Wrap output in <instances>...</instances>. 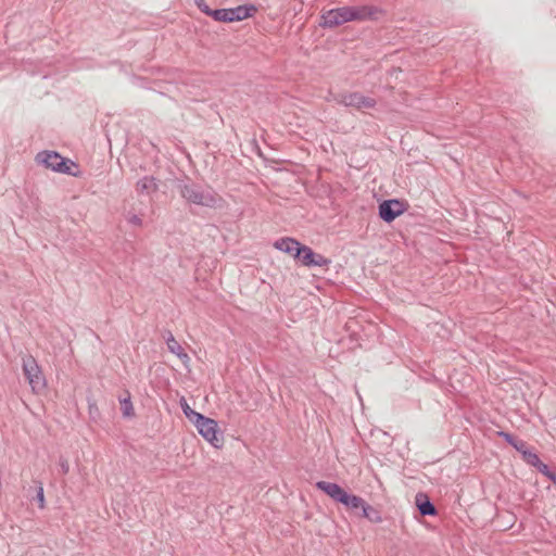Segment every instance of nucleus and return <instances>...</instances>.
Returning a JSON list of instances; mask_svg holds the SVG:
<instances>
[{
	"label": "nucleus",
	"mask_w": 556,
	"mask_h": 556,
	"mask_svg": "<svg viewBox=\"0 0 556 556\" xmlns=\"http://www.w3.org/2000/svg\"><path fill=\"white\" fill-rule=\"evenodd\" d=\"M317 490L323 491L336 503L343 505L350 514L357 518H366L368 521H381L379 511L358 495L349 493L334 482L317 481Z\"/></svg>",
	"instance_id": "1"
},
{
	"label": "nucleus",
	"mask_w": 556,
	"mask_h": 556,
	"mask_svg": "<svg viewBox=\"0 0 556 556\" xmlns=\"http://www.w3.org/2000/svg\"><path fill=\"white\" fill-rule=\"evenodd\" d=\"M177 189L189 204L215 208L218 207L223 201L222 197L212 189L203 190L201 186L190 180L179 181Z\"/></svg>",
	"instance_id": "2"
},
{
	"label": "nucleus",
	"mask_w": 556,
	"mask_h": 556,
	"mask_svg": "<svg viewBox=\"0 0 556 556\" xmlns=\"http://www.w3.org/2000/svg\"><path fill=\"white\" fill-rule=\"evenodd\" d=\"M35 160L38 164H42L46 168L55 173L66 174L73 177H78L80 174L77 163L71 159L62 156L56 151H40L37 153Z\"/></svg>",
	"instance_id": "3"
},
{
	"label": "nucleus",
	"mask_w": 556,
	"mask_h": 556,
	"mask_svg": "<svg viewBox=\"0 0 556 556\" xmlns=\"http://www.w3.org/2000/svg\"><path fill=\"white\" fill-rule=\"evenodd\" d=\"M22 369L34 393L38 394L46 389L47 381L45 375L33 355L26 354L22 356Z\"/></svg>",
	"instance_id": "4"
},
{
	"label": "nucleus",
	"mask_w": 556,
	"mask_h": 556,
	"mask_svg": "<svg viewBox=\"0 0 556 556\" xmlns=\"http://www.w3.org/2000/svg\"><path fill=\"white\" fill-rule=\"evenodd\" d=\"M195 416L193 425L198 432L214 447H222L224 443V437L219 432L218 424L216 420L202 415L201 413H192Z\"/></svg>",
	"instance_id": "5"
},
{
	"label": "nucleus",
	"mask_w": 556,
	"mask_h": 556,
	"mask_svg": "<svg viewBox=\"0 0 556 556\" xmlns=\"http://www.w3.org/2000/svg\"><path fill=\"white\" fill-rule=\"evenodd\" d=\"M408 204L399 199L383 200L378 206V215L386 223H392L407 210Z\"/></svg>",
	"instance_id": "6"
},
{
	"label": "nucleus",
	"mask_w": 556,
	"mask_h": 556,
	"mask_svg": "<svg viewBox=\"0 0 556 556\" xmlns=\"http://www.w3.org/2000/svg\"><path fill=\"white\" fill-rule=\"evenodd\" d=\"M353 16L355 15L351 11V7L331 9L327 11L325 14H323L321 26L325 28H333L346 22H351Z\"/></svg>",
	"instance_id": "7"
},
{
	"label": "nucleus",
	"mask_w": 556,
	"mask_h": 556,
	"mask_svg": "<svg viewBox=\"0 0 556 556\" xmlns=\"http://www.w3.org/2000/svg\"><path fill=\"white\" fill-rule=\"evenodd\" d=\"M339 103L361 110L374 109L377 101L374 98L362 94L361 92H348L340 94Z\"/></svg>",
	"instance_id": "8"
},
{
	"label": "nucleus",
	"mask_w": 556,
	"mask_h": 556,
	"mask_svg": "<svg viewBox=\"0 0 556 556\" xmlns=\"http://www.w3.org/2000/svg\"><path fill=\"white\" fill-rule=\"evenodd\" d=\"M354 13L352 21H378L383 15V10L375 5L351 7Z\"/></svg>",
	"instance_id": "9"
},
{
	"label": "nucleus",
	"mask_w": 556,
	"mask_h": 556,
	"mask_svg": "<svg viewBox=\"0 0 556 556\" xmlns=\"http://www.w3.org/2000/svg\"><path fill=\"white\" fill-rule=\"evenodd\" d=\"M415 503H416V506H417V509H418V513L420 514V516L433 517V516L438 515L437 507L434 506V504L431 502L430 497L426 493H422V492L417 493L415 496Z\"/></svg>",
	"instance_id": "10"
},
{
	"label": "nucleus",
	"mask_w": 556,
	"mask_h": 556,
	"mask_svg": "<svg viewBox=\"0 0 556 556\" xmlns=\"http://www.w3.org/2000/svg\"><path fill=\"white\" fill-rule=\"evenodd\" d=\"M227 11L229 23H231L240 22L253 16V14L257 11V8L254 4H242L236 8H229Z\"/></svg>",
	"instance_id": "11"
},
{
	"label": "nucleus",
	"mask_w": 556,
	"mask_h": 556,
	"mask_svg": "<svg viewBox=\"0 0 556 556\" xmlns=\"http://www.w3.org/2000/svg\"><path fill=\"white\" fill-rule=\"evenodd\" d=\"M301 244L302 243L294 238L283 237L274 242V248L293 256V253H296Z\"/></svg>",
	"instance_id": "12"
},
{
	"label": "nucleus",
	"mask_w": 556,
	"mask_h": 556,
	"mask_svg": "<svg viewBox=\"0 0 556 556\" xmlns=\"http://www.w3.org/2000/svg\"><path fill=\"white\" fill-rule=\"evenodd\" d=\"M27 496L31 502L37 503L40 509L45 508V492L43 484L39 480H34V486H29L27 490Z\"/></svg>",
	"instance_id": "13"
},
{
	"label": "nucleus",
	"mask_w": 556,
	"mask_h": 556,
	"mask_svg": "<svg viewBox=\"0 0 556 556\" xmlns=\"http://www.w3.org/2000/svg\"><path fill=\"white\" fill-rule=\"evenodd\" d=\"M157 179L153 176H144L141 179H139L136 184V190L139 193L150 194L152 192L157 191Z\"/></svg>",
	"instance_id": "14"
},
{
	"label": "nucleus",
	"mask_w": 556,
	"mask_h": 556,
	"mask_svg": "<svg viewBox=\"0 0 556 556\" xmlns=\"http://www.w3.org/2000/svg\"><path fill=\"white\" fill-rule=\"evenodd\" d=\"M314 257V251L312 248L301 244L298 248L296 253H293V258L299 262L302 266L312 267V262Z\"/></svg>",
	"instance_id": "15"
},
{
	"label": "nucleus",
	"mask_w": 556,
	"mask_h": 556,
	"mask_svg": "<svg viewBox=\"0 0 556 556\" xmlns=\"http://www.w3.org/2000/svg\"><path fill=\"white\" fill-rule=\"evenodd\" d=\"M167 349L170 353L175 354L184 364H188L190 362L189 355L185 352V350L178 343L177 340H169Z\"/></svg>",
	"instance_id": "16"
},
{
	"label": "nucleus",
	"mask_w": 556,
	"mask_h": 556,
	"mask_svg": "<svg viewBox=\"0 0 556 556\" xmlns=\"http://www.w3.org/2000/svg\"><path fill=\"white\" fill-rule=\"evenodd\" d=\"M126 393H127V397L119 400L121 409H122L124 417H132V416H135L134 406H132V403L130 400L129 392L127 391Z\"/></svg>",
	"instance_id": "17"
},
{
	"label": "nucleus",
	"mask_w": 556,
	"mask_h": 556,
	"mask_svg": "<svg viewBox=\"0 0 556 556\" xmlns=\"http://www.w3.org/2000/svg\"><path fill=\"white\" fill-rule=\"evenodd\" d=\"M228 9H212L210 17L216 22L229 23Z\"/></svg>",
	"instance_id": "18"
},
{
	"label": "nucleus",
	"mask_w": 556,
	"mask_h": 556,
	"mask_svg": "<svg viewBox=\"0 0 556 556\" xmlns=\"http://www.w3.org/2000/svg\"><path fill=\"white\" fill-rule=\"evenodd\" d=\"M522 459L530 466L532 467H536L542 460L540 459L539 455L533 452L532 450H528L526 453H523L522 455Z\"/></svg>",
	"instance_id": "19"
},
{
	"label": "nucleus",
	"mask_w": 556,
	"mask_h": 556,
	"mask_svg": "<svg viewBox=\"0 0 556 556\" xmlns=\"http://www.w3.org/2000/svg\"><path fill=\"white\" fill-rule=\"evenodd\" d=\"M331 264V260L325 257L321 254L314 252L312 267H328Z\"/></svg>",
	"instance_id": "20"
},
{
	"label": "nucleus",
	"mask_w": 556,
	"mask_h": 556,
	"mask_svg": "<svg viewBox=\"0 0 556 556\" xmlns=\"http://www.w3.org/2000/svg\"><path fill=\"white\" fill-rule=\"evenodd\" d=\"M536 470L548 478L553 483L556 481V473L549 469V467L541 462L536 467Z\"/></svg>",
	"instance_id": "21"
},
{
	"label": "nucleus",
	"mask_w": 556,
	"mask_h": 556,
	"mask_svg": "<svg viewBox=\"0 0 556 556\" xmlns=\"http://www.w3.org/2000/svg\"><path fill=\"white\" fill-rule=\"evenodd\" d=\"M510 446H513L517 452H519L521 456L529 450L527 442L519 438H516V440Z\"/></svg>",
	"instance_id": "22"
},
{
	"label": "nucleus",
	"mask_w": 556,
	"mask_h": 556,
	"mask_svg": "<svg viewBox=\"0 0 556 556\" xmlns=\"http://www.w3.org/2000/svg\"><path fill=\"white\" fill-rule=\"evenodd\" d=\"M181 408L186 417L192 422L193 419H195V416L192 415V413H197L195 410L191 409L188 405L187 401L185 399H181L180 402Z\"/></svg>",
	"instance_id": "23"
},
{
	"label": "nucleus",
	"mask_w": 556,
	"mask_h": 556,
	"mask_svg": "<svg viewBox=\"0 0 556 556\" xmlns=\"http://www.w3.org/2000/svg\"><path fill=\"white\" fill-rule=\"evenodd\" d=\"M194 4L202 13L207 16L210 15L212 9L207 5L205 0H194Z\"/></svg>",
	"instance_id": "24"
},
{
	"label": "nucleus",
	"mask_w": 556,
	"mask_h": 556,
	"mask_svg": "<svg viewBox=\"0 0 556 556\" xmlns=\"http://www.w3.org/2000/svg\"><path fill=\"white\" fill-rule=\"evenodd\" d=\"M497 435L500 438L504 439L505 442L508 443L509 445H511L514 443V441L516 440V438H517L514 434H511L509 432H506V431H498Z\"/></svg>",
	"instance_id": "25"
},
{
	"label": "nucleus",
	"mask_w": 556,
	"mask_h": 556,
	"mask_svg": "<svg viewBox=\"0 0 556 556\" xmlns=\"http://www.w3.org/2000/svg\"><path fill=\"white\" fill-rule=\"evenodd\" d=\"M59 466H60L62 475H67L68 473V471H70V464H68V460L65 457L61 456L59 458Z\"/></svg>",
	"instance_id": "26"
},
{
	"label": "nucleus",
	"mask_w": 556,
	"mask_h": 556,
	"mask_svg": "<svg viewBox=\"0 0 556 556\" xmlns=\"http://www.w3.org/2000/svg\"><path fill=\"white\" fill-rule=\"evenodd\" d=\"M129 223L134 224V225H137V226H141L142 224V220L139 216L137 215H132L130 218H129Z\"/></svg>",
	"instance_id": "27"
},
{
	"label": "nucleus",
	"mask_w": 556,
	"mask_h": 556,
	"mask_svg": "<svg viewBox=\"0 0 556 556\" xmlns=\"http://www.w3.org/2000/svg\"><path fill=\"white\" fill-rule=\"evenodd\" d=\"M163 338L165 339L166 341V345L168 344L169 340H176L173 336V333L170 331H166L164 334H163Z\"/></svg>",
	"instance_id": "28"
},
{
	"label": "nucleus",
	"mask_w": 556,
	"mask_h": 556,
	"mask_svg": "<svg viewBox=\"0 0 556 556\" xmlns=\"http://www.w3.org/2000/svg\"><path fill=\"white\" fill-rule=\"evenodd\" d=\"M514 526H515V523H511V525H510V527H508V528H503L502 530H503V531H507L508 529H511Z\"/></svg>",
	"instance_id": "29"
},
{
	"label": "nucleus",
	"mask_w": 556,
	"mask_h": 556,
	"mask_svg": "<svg viewBox=\"0 0 556 556\" xmlns=\"http://www.w3.org/2000/svg\"><path fill=\"white\" fill-rule=\"evenodd\" d=\"M522 525H523L522 522H519L518 528L520 529L522 527Z\"/></svg>",
	"instance_id": "30"
}]
</instances>
